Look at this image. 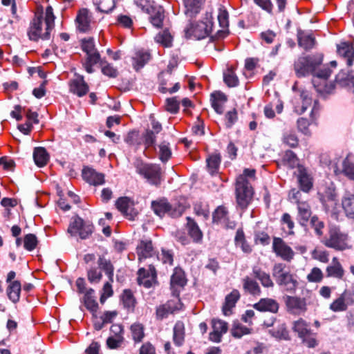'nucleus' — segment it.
<instances>
[{
  "label": "nucleus",
  "mask_w": 354,
  "mask_h": 354,
  "mask_svg": "<svg viewBox=\"0 0 354 354\" xmlns=\"http://www.w3.org/2000/svg\"><path fill=\"white\" fill-rule=\"evenodd\" d=\"M55 19L53 9L50 6H47L44 12L42 9H38L27 30L29 39L34 41L50 39V33L55 28Z\"/></svg>",
  "instance_id": "nucleus-1"
},
{
  "label": "nucleus",
  "mask_w": 354,
  "mask_h": 354,
  "mask_svg": "<svg viewBox=\"0 0 354 354\" xmlns=\"http://www.w3.org/2000/svg\"><path fill=\"white\" fill-rule=\"evenodd\" d=\"M272 275L279 286L287 292L294 293L297 288V276L290 272L289 268L283 263H275L272 269Z\"/></svg>",
  "instance_id": "nucleus-2"
},
{
  "label": "nucleus",
  "mask_w": 354,
  "mask_h": 354,
  "mask_svg": "<svg viewBox=\"0 0 354 354\" xmlns=\"http://www.w3.org/2000/svg\"><path fill=\"white\" fill-rule=\"evenodd\" d=\"M332 71L328 67L319 68L312 75V83L316 91L321 94L331 93L335 89L333 82L328 81Z\"/></svg>",
  "instance_id": "nucleus-3"
},
{
  "label": "nucleus",
  "mask_w": 354,
  "mask_h": 354,
  "mask_svg": "<svg viewBox=\"0 0 354 354\" xmlns=\"http://www.w3.org/2000/svg\"><path fill=\"white\" fill-rule=\"evenodd\" d=\"M136 171L153 185H159L162 180V171L158 165L149 164L142 161L135 163Z\"/></svg>",
  "instance_id": "nucleus-4"
},
{
  "label": "nucleus",
  "mask_w": 354,
  "mask_h": 354,
  "mask_svg": "<svg viewBox=\"0 0 354 354\" xmlns=\"http://www.w3.org/2000/svg\"><path fill=\"white\" fill-rule=\"evenodd\" d=\"M213 22L209 18L198 21H190L185 28L187 38L202 39L207 37L212 31Z\"/></svg>",
  "instance_id": "nucleus-5"
},
{
  "label": "nucleus",
  "mask_w": 354,
  "mask_h": 354,
  "mask_svg": "<svg viewBox=\"0 0 354 354\" xmlns=\"http://www.w3.org/2000/svg\"><path fill=\"white\" fill-rule=\"evenodd\" d=\"M322 62V58H316L313 55L299 57L294 64L296 75L298 77L313 75L319 68Z\"/></svg>",
  "instance_id": "nucleus-6"
},
{
  "label": "nucleus",
  "mask_w": 354,
  "mask_h": 354,
  "mask_svg": "<svg viewBox=\"0 0 354 354\" xmlns=\"http://www.w3.org/2000/svg\"><path fill=\"white\" fill-rule=\"evenodd\" d=\"M322 243L328 248L336 250H344L351 248L348 234L342 232L339 228L331 227L328 232V237L324 239Z\"/></svg>",
  "instance_id": "nucleus-7"
},
{
  "label": "nucleus",
  "mask_w": 354,
  "mask_h": 354,
  "mask_svg": "<svg viewBox=\"0 0 354 354\" xmlns=\"http://www.w3.org/2000/svg\"><path fill=\"white\" fill-rule=\"evenodd\" d=\"M97 264L109 279V281L104 283L101 290L100 301L101 304H104L108 298L113 295L112 283H113L114 266L109 260L102 257H100L98 259Z\"/></svg>",
  "instance_id": "nucleus-8"
},
{
  "label": "nucleus",
  "mask_w": 354,
  "mask_h": 354,
  "mask_svg": "<svg viewBox=\"0 0 354 354\" xmlns=\"http://www.w3.org/2000/svg\"><path fill=\"white\" fill-rule=\"evenodd\" d=\"M151 208L154 213L162 217L167 214L171 217H178L185 211V207L178 203L170 204L167 199L161 198L152 201Z\"/></svg>",
  "instance_id": "nucleus-9"
},
{
  "label": "nucleus",
  "mask_w": 354,
  "mask_h": 354,
  "mask_svg": "<svg viewBox=\"0 0 354 354\" xmlns=\"http://www.w3.org/2000/svg\"><path fill=\"white\" fill-rule=\"evenodd\" d=\"M253 196V189L246 185L243 177H237L236 180V200L239 207L245 209L250 203Z\"/></svg>",
  "instance_id": "nucleus-10"
},
{
  "label": "nucleus",
  "mask_w": 354,
  "mask_h": 354,
  "mask_svg": "<svg viewBox=\"0 0 354 354\" xmlns=\"http://www.w3.org/2000/svg\"><path fill=\"white\" fill-rule=\"evenodd\" d=\"M93 229L91 222L84 221L79 216H75L69 224L68 232L72 236L78 235L82 239H86L91 235Z\"/></svg>",
  "instance_id": "nucleus-11"
},
{
  "label": "nucleus",
  "mask_w": 354,
  "mask_h": 354,
  "mask_svg": "<svg viewBox=\"0 0 354 354\" xmlns=\"http://www.w3.org/2000/svg\"><path fill=\"white\" fill-rule=\"evenodd\" d=\"M292 330L308 347L314 348L317 346V342L315 334L313 333L309 324L304 319L299 318L295 321L292 323Z\"/></svg>",
  "instance_id": "nucleus-12"
},
{
  "label": "nucleus",
  "mask_w": 354,
  "mask_h": 354,
  "mask_svg": "<svg viewBox=\"0 0 354 354\" xmlns=\"http://www.w3.org/2000/svg\"><path fill=\"white\" fill-rule=\"evenodd\" d=\"M75 25L78 31L90 32L95 26L92 12L87 8L80 9L75 18Z\"/></svg>",
  "instance_id": "nucleus-13"
},
{
  "label": "nucleus",
  "mask_w": 354,
  "mask_h": 354,
  "mask_svg": "<svg viewBox=\"0 0 354 354\" xmlns=\"http://www.w3.org/2000/svg\"><path fill=\"white\" fill-rule=\"evenodd\" d=\"M183 304L178 297L167 301L165 304L160 305L156 310V317L158 320L167 318L170 314H174L183 309Z\"/></svg>",
  "instance_id": "nucleus-14"
},
{
  "label": "nucleus",
  "mask_w": 354,
  "mask_h": 354,
  "mask_svg": "<svg viewBox=\"0 0 354 354\" xmlns=\"http://www.w3.org/2000/svg\"><path fill=\"white\" fill-rule=\"evenodd\" d=\"M287 310L290 314L300 315L307 310L306 299L297 296H287L285 299Z\"/></svg>",
  "instance_id": "nucleus-15"
},
{
  "label": "nucleus",
  "mask_w": 354,
  "mask_h": 354,
  "mask_svg": "<svg viewBox=\"0 0 354 354\" xmlns=\"http://www.w3.org/2000/svg\"><path fill=\"white\" fill-rule=\"evenodd\" d=\"M137 274L138 283L146 288H149L157 283L156 271L152 265H149L148 269L140 268Z\"/></svg>",
  "instance_id": "nucleus-16"
},
{
  "label": "nucleus",
  "mask_w": 354,
  "mask_h": 354,
  "mask_svg": "<svg viewBox=\"0 0 354 354\" xmlns=\"http://www.w3.org/2000/svg\"><path fill=\"white\" fill-rule=\"evenodd\" d=\"M272 250L277 257H280L283 261L290 262L294 258V251L281 238H274Z\"/></svg>",
  "instance_id": "nucleus-17"
},
{
  "label": "nucleus",
  "mask_w": 354,
  "mask_h": 354,
  "mask_svg": "<svg viewBox=\"0 0 354 354\" xmlns=\"http://www.w3.org/2000/svg\"><path fill=\"white\" fill-rule=\"evenodd\" d=\"M68 86L70 92L78 97L86 95L89 89L84 76L77 73L75 74V77L69 81Z\"/></svg>",
  "instance_id": "nucleus-18"
},
{
  "label": "nucleus",
  "mask_w": 354,
  "mask_h": 354,
  "mask_svg": "<svg viewBox=\"0 0 354 354\" xmlns=\"http://www.w3.org/2000/svg\"><path fill=\"white\" fill-rule=\"evenodd\" d=\"M212 331L209 335V339L216 343L221 342L223 335L227 332V323L221 319H214L212 321Z\"/></svg>",
  "instance_id": "nucleus-19"
},
{
  "label": "nucleus",
  "mask_w": 354,
  "mask_h": 354,
  "mask_svg": "<svg viewBox=\"0 0 354 354\" xmlns=\"http://www.w3.org/2000/svg\"><path fill=\"white\" fill-rule=\"evenodd\" d=\"M136 253L140 262L155 256L156 251L154 250L151 241H140L136 247Z\"/></svg>",
  "instance_id": "nucleus-20"
},
{
  "label": "nucleus",
  "mask_w": 354,
  "mask_h": 354,
  "mask_svg": "<svg viewBox=\"0 0 354 354\" xmlns=\"http://www.w3.org/2000/svg\"><path fill=\"white\" fill-rule=\"evenodd\" d=\"M297 178L300 189L304 192H308L313 186V178L304 166H299Z\"/></svg>",
  "instance_id": "nucleus-21"
},
{
  "label": "nucleus",
  "mask_w": 354,
  "mask_h": 354,
  "mask_svg": "<svg viewBox=\"0 0 354 354\" xmlns=\"http://www.w3.org/2000/svg\"><path fill=\"white\" fill-rule=\"evenodd\" d=\"M83 179L93 185H100L104 183V176L101 173L97 172L95 169L85 167L82 170Z\"/></svg>",
  "instance_id": "nucleus-22"
},
{
  "label": "nucleus",
  "mask_w": 354,
  "mask_h": 354,
  "mask_svg": "<svg viewBox=\"0 0 354 354\" xmlns=\"http://www.w3.org/2000/svg\"><path fill=\"white\" fill-rule=\"evenodd\" d=\"M254 309L260 312L277 313L279 308V303L271 298H262L253 305Z\"/></svg>",
  "instance_id": "nucleus-23"
},
{
  "label": "nucleus",
  "mask_w": 354,
  "mask_h": 354,
  "mask_svg": "<svg viewBox=\"0 0 354 354\" xmlns=\"http://www.w3.org/2000/svg\"><path fill=\"white\" fill-rule=\"evenodd\" d=\"M151 54L145 50H138L131 57V64L135 71H138L151 59Z\"/></svg>",
  "instance_id": "nucleus-24"
},
{
  "label": "nucleus",
  "mask_w": 354,
  "mask_h": 354,
  "mask_svg": "<svg viewBox=\"0 0 354 354\" xmlns=\"http://www.w3.org/2000/svg\"><path fill=\"white\" fill-rule=\"evenodd\" d=\"M85 54L86 57L82 62L83 67L88 73H92L94 72L93 66L101 62L100 54L97 48Z\"/></svg>",
  "instance_id": "nucleus-25"
},
{
  "label": "nucleus",
  "mask_w": 354,
  "mask_h": 354,
  "mask_svg": "<svg viewBox=\"0 0 354 354\" xmlns=\"http://www.w3.org/2000/svg\"><path fill=\"white\" fill-rule=\"evenodd\" d=\"M337 53L346 59L348 66H351L354 62V48L348 42H341L337 46Z\"/></svg>",
  "instance_id": "nucleus-26"
},
{
  "label": "nucleus",
  "mask_w": 354,
  "mask_h": 354,
  "mask_svg": "<svg viewBox=\"0 0 354 354\" xmlns=\"http://www.w3.org/2000/svg\"><path fill=\"white\" fill-rule=\"evenodd\" d=\"M239 298L240 294L237 290H233L225 297V302L222 308L224 315L229 316L232 313V309L235 307Z\"/></svg>",
  "instance_id": "nucleus-27"
},
{
  "label": "nucleus",
  "mask_w": 354,
  "mask_h": 354,
  "mask_svg": "<svg viewBox=\"0 0 354 354\" xmlns=\"http://www.w3.org/2000/svg\"><path fill=\"white\" fill-rule=\"evenodd\" d=\"M227 100V96L221 91H216L211 94L212 106L218 114L223 113Z\"/></svg>",
  "instance_id": "nucleus-28"
},
{
  "label": "nucleus",
  "mask_w": 354,
  "mask_h": 354,
  "mask_svg": "<svg viewBox=\"0 0 354 354\" xmlns=\"http://www.w3.org/2000/svg\"><path fill=\"white\" fill-rule=\"evenodd\" d=\"M298 44L305 50L313 48L315 44V38L310 32L299 30L297 33Z\"/></svg>",
  "instance_id": "nucleus-29"
},
{
  "label": "nucleus",
  "mask_w": 354,
  "mask_h": 354,
  "mask_svg": "<svg viewBox=\"0 0 354 354\" xmlns=\"http://www.w3.org/2000/svg\"><path fill=\"white\" fill-rule=\"evenodd\" d=\"M348 297L349 292L346 290L344 291L339 297L333 300V301L330 304V310L335 313L346 310L348 305H351L348 303L347 298Z\"/></svg>",
  "instance_id": "nucleus-30"
},
{
  "label": "nucleus",
  "mask_w": 354,
  "mask_h": 354,
  "mask_svg": "<svg viewBox=\"0 0 354 354\" xmlns=\"http://www.w3.org/2000/svg\"><path fill=\"white\" fill-rule=\"evenodd\" d=\"M342 207L348 218H354V194H344L342 198Z\"/></svg>",
  "instance_id": "nucleus-31"
},
{
  "label": "nucleus",
  "mask_w": 354,
  "mask_h": 354,
  "mask_svg": "<svg viewBox=\"0 0 354 354\" xmlns=\"http://www.w3.org/2000/svg\"><path fill=\"white\" fill-rule=\"evenodd\" d=\"M218 21L220 26L223 28L216 33L218 38H223L227 35V28L229 26V15L224 8H220L218 15Z\"/></svg>",
  "instance_id": "nucleus-32"
},
{
  "label": "nucleus",
  "mask_w": 354,
  "mask_h": 354,
  "mask_svg": "<svg viewBox=\"0 0 354 354\" xmlns=\"http://www.w3.org/2000/svg\"><path fill=\"white\" fill-rule=\"evenodd\" d=\"M94 292L95 291L92 288L88 290L84 297V303L86 308L92 313L93 317L97 319L96 313L98 310V304L93 296Z\"/></svg>",
  "instance_id": "nucleus-33"
},
{
  "label": "nucleus",
  "mask_w": 354,
  "mask_h": 354,
  "mask_svg": "<svg viewBox=\"0 0 354 354\" xmlns=\"http://www.w3.org/2000/svg\"><path fill=\"white\" fill-rule=\"evenodd\" d=\"M326 274L328 277H335L342 279L344 276V271L337 257H333L332 265L326 268Z\"/></svg>",
  "instance_id": "nucleus-34"
},
{
  "label": "nucleus",
  "mask_w": 354,
  "mask_h": 354,
  "mask_svg": "<svg viewBox=\"0 0 354 354\" xmlns=\"http://www.w3.org/2000/svg\"><path fill=\"white\" fill-rule=\"evenodd\" d=\"M117 209L124 216H128L130 219L133 218L132 211V203L127 197L119 198L115 203Z\"/></svg>",
  "instance_id": "nucleus-35"
},
{
  "label": "nucleus",
  "mask_w": 354,
  "mask_h": 354,
  "mask_svg": "<svg viewBox=\"0 0 354 354\" xmlns=\"http://www.w3.org/2000/svg\"><path fill=\"white\" fill-rule=\"evenodd\" d=\"M252 274L255 278H257L265 288H272L274 286V282L272 281L270 275L262 270L258 267H254L252 268Z\"/></svg>",
  "instance_id": "nucleus-36"
},
{
  "label": "nucleus",
  "mask_w": 354,
  "mask_h": 354,
  "mask_svg": "<svg viewBox=\"0 0 354 354\" xmlns=\"http://www.w3.org/2000/svg\"><path fill=\"white\" fill-rule=\"evenodd\" d=\"M185 325L183 322L176 323L173 330V342L177 346H181L185 342Z\"/></svg>",
  "instance_id": "nucleus-37"
},
{
  "label": "nucleus",
  "mask_w": 354,
  "mask_h": 354,
  "mask_svg": "<svg viewBox=\"0 0 354 354\" xmlns=\"http://www.w3.org/2000/svg\"><path fill=\"white\" fill-rule=\"evenodd\" d=\"M243 287L245 292L253 296H259L261 293V290L258 283L251 277H245L243 279Z\"/></svg>",
  "instance_id": "nucleus-38"
},
{
  "label": "nucleus",
  "mask_w": 354,
  "mask_h": 354,
  "mask_svg": "<svg viewBox=\"0 0 354 354\" xmlns=\"http://www.w3.org/2000/svg\"><path fill=\"white\" fill-rule=\"evenodd\" d=\"M21 290V284L19 281H14L8 284L6 292L10 300L13 303L19 301Z\"/></svg>",
  "instance_id": "nucleus-39"
},
{
  "label": "nucleus",
  "mask_w": 354,
  "mask_h": 354,
  "mask_svg": "<svg viewBox=\"0 0 354 354\" xmlns=\"http://www.w3.org/2000/svg\"><path fill=\"white\" fill-rule=\"evenodd\" d=\"M298 221L301 225H306L311 216V209L307 202L299 203L297 205Z\"/></svg>",
  "instance_id": "nucleus-40"
},
{
  "label": "nucleus",
  "mask_w": 354,
  "mask_h": 354,
  "mask_svg": "<svg viewBox=\"0 0 354 354\" xmlns=\"http://www.w3.org/2000/svg\"><path fill=\"white\" fill-rule=\"evenodd\" d=\"M187 229L188 233L190 237L196 243H200L203 239V233L198 225L194 222L193 219L187 217Z\"/></svg>",
  "instance_id": "nucleus-41"
},
{
  "label": "nucleus",
  "mask_w": 354,
  "mask_h": 354,
  "mask_svg": "<svg viewBox=\"0 0 354 354\" xmlns=\"http://www.w3.org/2000/svg\"><path fill=\"white\" fill-rule=\"evenodd\" d=\"M130 333L135 343L141 342L145 336L144 325L139 322L133 323L130 326Z\"/></svg>",
  "instance_id": "nucleus-42"
},
{
  "label": "nucleus",
  "mask_w": 354,
  "mask_h": 354,
  "mask_svg": "<svg viewBox=\"0 0 354 354\" xmlns=\"http://www.w3.org/2000/svg\"><path fill=\"white\" fill-rule=\"evenodd\" d=\"M149 15V20L152 25L156 28H161L165 18L162 8L154 6Z\"/></svg>",
  "instance_id": "nucleus-43"
},
{
  "label": "nucleus",
  "mask_w": 354,
  "mask_h": 354,
  "mask_svg": "<svg viewBox=\"0 0 354 354\" xmlns=\"http://www.w3.org/2000/svg\"><path fill=\"white\" fill-rule=\"evenodd\" d=\"M33 158L37 166L43 167L47 164L49 156L44 148L37 147L34 149Z\"/></svg>",
  "instance_id": "nucleus-44"
},
{
  "label": "nucleus",
  "mask_w": 354,
  "mask_h": 354,
  "mask_svg": "<svg viewBox=\"0 0 354 354\" xmlns=\"http://www.w3.org/2000/svg\"><path fill=\"white\" fill-rule=\"evenodd\" d=\"M155 41L165 48H169L172 46L173 36L168 29H165L156 35Z\"/></svg>",
  "instance_id": "nucleus-45"
},
{
  "label": "nucleus",
  "mask_w": 354,
  "mask_h": 354,
  "mask_svg": "<svg viewBox=\"0 0 354 354\" xmlns=\"http://www.w3.org/2000/svg\"><path fill=\"white\" fill-rule=\"evenodd\" d=\"M221 160V156L218 153H213L207 158V167L211 175L218 172Z\"/></svg>",
  "instance_id": "nucleus-46"
},
{
  "label": "nucleus",
  "mask_w": 354,
  "mask_h": 354,
  "mask_svg": "<svg viewBox=\"0 0 354 354\" xmlns=\"http://www.w3.org/2000/svg\"><path fill=\"white\" fill-rule=\"evenodd\" d=\"M117 315L118 313L115 310L104 312L100 317L101 322H98L97 320L94 322L95 328L97 330H101L104 324L111 323Z\"/></svg>",
  "instance_id": "nucleus-47"
},
{
  "label": "nucleus",
  "mask_w": 354,
  "mask_h": 354,
  "mask_svg": "<svg viewBox=\"0 0 354 354\" xmlns=\"http://www.w3.org/2000/svg\"><path fill=\"white\" fill-rule=\"evenodd\" d=\"M234 241L236 246L240 248L243 252L249 254L252 252V247L247 243L242 230H237Z\"/></svg>",
  "instance_id": "nucleus-48"
},
{
  "label": "nucleus",
  "mask_w": 354,
  "mask_h": 354,
  "mask_svg": "<svg viewBox=\"0 0 354 354\" xmlns=\"http://www.w3.org/2000/svg\"><path fill=\"white\" fill-rule=\"evenodd\" d=\"M342 173L348 178L354 180V157L347 156L342 162Z\"/></svg>",
  "instance_id": "nucleus-49"
},
{
  "label": "nucleus",
  "mask_w": 354,
  "mask_h": 354,
  "mask_svg": "<svg viewBox=\"0 0 354 354\" xmlns=\"http://www.w3.org/2000/svg\"><path fill=\"white\" fill-rule=\"evenodd\" d=\"M186 8L185 14L187 17H192L199 12L201 8L200 0H183Z\"/></svg>",
  "instance_id": "nucleus-50"
},
{
  "label": "nucleus",
  "mask_w": 354,
  "mask_h": 354,
  "mask_svg": "<svg viewBox=\"0 0 354 354\" xmlns=\"http://www.w3.org/2000/svg\"><path fill=\"white\" fill-rule=\"evenodd\" d=\"M223 80L229 87H235L239 84V78L232 66L227 68L224 72Z\"/></svg>",
  "instance_id": "nucleus-51"
},
{
  "label": "nucleus",
  "mask_w": 354,
  "mask_h": 354,
  "mask_svg": "<svg viewBox=\"0 0 354 354\" xmlns=\"http://www.w3.org/2000/svg\"><path fill=\"white\" fill-rule=\"evenodd\" d=\"M186 283L185 274L181 269L176 268L171 277V286L172 288L183 287Z\"/></svg>",
  "instance_id": "nucleus-52"
},
{
  "label": "nucleus",
  "mask_w": 354,
  "mask_h": 354,
  "mask_svg": "<svg viewBox=\"0 0 354 354\" xmlns=\"http://www.w3.org/2000/svg\"><path fill=\"white\" fill-rule=\"evenodd\" d=\"M227 214L228 212L226 207L224 206L218 207L213 214L214 223L227 225V221L228 220Z\"/></svg>",
  "instance_id": "nucleus-53"
},
{
  "label": "nucleus",
  "mask_w": 354,
  "mask_h": 354,
  "mask_svg": "<svg viewBox=\"0 0 354 354\" xmlns=\"http://www.w3.org/2000/svg\"><path fill=\"white\" fill-rule=\"evenodd\" d=\"M116 1L117 0H93V3L100 12L108 13L114 9Z\"/></svg>",
  "instance_id": "nucleus-54"
},
{
  "label": "nucleus",
  "mask_w": 354,
  "mask_h": 354,
  "mask_svg": "<svg viewBox=\"0 0 354 354\" xmlns=\"http://www.w3.org/2000/svg\"><path fill=\"white\" fill-rule=\"evenodd\" d=\"M281 224L283 226V230L287 234L291 235L294 234L293 229L295 227V223L288 213H284L282 215Z\"/></svg>",
  "instance_id": "nucleus-55"
},
{
  "label": "nucleus",
  "mask_w": 354,
  "mask_h": 354,
  "mask_svg": "<svg viewBox=\"0 0 354 354\" xmlns=\"http://www.w3.org/2000/svg\"><path fill=\"white\" fill-rule=\"evenodd\" d=\"M251 328L243 326L241 323H234L232 328L231 329V334L235 338H241L245 335H248L251 333Z\"/></svg>",
  "instance_id": "nucleus-56"
},
{
  "label": "nucleus",
  "mask_w": 354,
  "mask_h": 354,
  "mask_svg": "<svg viewBox=\"0 0 354 354\" xmlns=\"http://www.w3.org/2000/svg\"><path fill=\"white\" fill-rule=\"evenodd\" d=\"M283 162L285 165L291 169H293L296 167L298 168L299 166H301L299 164V159L297 158V156L294 152L290 150L285 152V154L283 157Z\"/></svg>",
  "instance_id": "nucleus-57"
},
{
  "label": "nucleus",
  "mask_w": 354,
  "mask_h": 354,
  "mask_svg": "<svg viewBox=\"0 0 354 354\" xmlns=\"http://www.w3.org/2000/svg\"><path fill=\"white\" fill-rule=\"evenodd\" d=\"M87 278L91 283H99L102 279V273L99 268L91 267L87 270Z\"/></svg>",
  "instance_id": "nucleus-58"
},
{
  "label": "nucleus",
  "mask_w": 354,
  "mask_h": 354,
  "mask_svg": "<svg viewBox=\"0 0 354 354\" xmlns=\"http://www.w3.org/2000/svg\"><path fill=\"white\" fill-rule=\"evenodd\" d=\"M301 97L302 99L301 104L295 106V111L298 114L304 113L312 103V99L308 97L307 93L303 92L301 95Z\"/></svg>",
  "instance_id": "nucleus-59"
},
{
  "label": "nucleus",
  "mask_w": 354,
  "mask_h": 354,
  "mask_svg": "<svg viewBox=\"0 0 354 354\" xmlns=\"http://www.w3.org/2000/svg\"><path fill=\"white\" fill-rule=\"evenodd\" d=\"M38 244L37 236L33 234H28L24 237V247L28 251L34 250Z\"/></svg>",
  "instance_id": "nucleus-60"
},
{
  "label": "nucleus",
  "mask_w": 354,
  "mask_h": 354,
  "mask_svg": "<svg viewBox=\"0 0 354 354\" xmlns=\"http://www.w3.org/2000/svg\"><path fill=\"white\" fill-rule=\"evenodd\" d=\"M323 278L324 274L322 270L317 267L311 269L306 277L308 281L310 283H319L322 281Z\"/></svg>",
  "instance_id": "nucleus-61"
},
{
  "label": "nucleus",
  "mask_w": 354,
  "mask_h": 354,
  "mask_svg": "<svg viewBox=\"0 0 354 354\" xmlns=\"http://www.w3.org/2000/svg\"><path fill=\"white\" fill-rule=\"evenodd\" d=\"M102 73L109 77L114 78L118 76V70L112 64L106 62H100Z\"/></svg>",
  "instance_id": "nucleus-62"
},
{
  "label": "nucleus",
  "mask_w": 354,
  "mask_h": 354,
  "mask_svg": "<svg viewBox=\"0 0 354 354\" xmlns=\"http://www.w3.org/2000/svg\"><path fill=\"white\" fill-rule=\"evenodd\" d=\"M171 156V151L169 143L162 142L159 145V158L162 162H167Z\"/></svg>",
  "instance_id": "nucleus-63"
},
{
  "label": "nucleus",
  "mask_w": 354,
  "mask_h": 354,
  "mask_svg": "<svg viewBox=\"0 0 354 354\" xmlns=\"http://www.w3.org/2000/svg\"><path fill=\"white\" fill-rule=\"evenodd\" d=\"M312 258L322 263H328L329 261L328 252L319 248L314 249L311 252Z\"/></svg>",
  "instance_id": "nucleus-64"
}]
</instances>
